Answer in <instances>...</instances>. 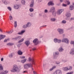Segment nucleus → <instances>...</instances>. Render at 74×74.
Instances as JSON below:
<instances>
[{
  "label": "nucleus",
  "mask_w": 74,
  "mask_h": 74,
  "mask_svg": "<svg viewBox=\"0 0 74 74\" xmlns=\"http://www.w3.org/2000/svg\"><path fill=\"white\" fill-rule=\"evenodd\" d=\"M24 67L25 69H28L29 68H32V70H34L33 68V65L32 63L26 64L24 65Z\"/></svg>",
  "instance_id": "1"
},
{
  "label": "nucleus",
  "mask_w": 74,
  "mask_h": 74,
  "mask_svg": "<svg viewBox=\"0 0 74 74\" xmlns=\"http://www.w3.org/2000/svg\"><path fill=\"white\" fill-rule=\"evenodd\" d=\"M18 70V67L16 65H14L13 68L11 70V72L15 73L16 71H17Z\"/></svg>",
  "instance_id": "2"
},
{
  "label": "nucleus",
  "mask_w": 74,
  "mask_h": 74,
  "mask_svg": "<svg viewBox=\"0 0 74 74\" xmlns=\"http://www.w3.org/2000/svg\"><path fill=\"white\" fill-rule=\"evenodd\" d=\"M62 42H65L66 44H68L69 43V40L67 38H64L62 39Z\"/></svg>",
  "instance_id": "3"
},
{
  "label": "nucleus",
  "mask_w": 74,
  "mask_h": 74,
  "mask_svg": "<svg viewBox=\"0 0 74 74\" xmlns=\"http://www.w3.org/2000/svg\"><path fill=\"white\" fill-rule=\"evenodd\" d=\"M57 31L60 34H63V33H64L63 29L58 28L57 29Z\"/></svg>",
  "instance_id": "4"
},
{
  "label": "nucleus",
  "mask_w": 74,
  "mask_h": 74,
  "mask_svg": "<svg viewBox=\"0 0 74 74\" xmlns=\"http://www.w3.org/2000/svg\"><path fill=\"white\" fill-rule=\"evenodd\" d=\"M66 16L67 17L66 18V20H69V19H70V16H71V14L69 13H66Z\"/></svg>",
  "instance_id": "5"
},
{
  "label": "nucleus",
  "mask_w": 74,
  "mask_h": 74,
  "mask_svg": "<svg viewBox=\"0 0 74 74\" xmlns=\"http://www.w3.org/2000/svg\"><path fill=\"white\" fill-rule=\"evenodd\" d=\"M39 42L38 39L37 38H35L33 41V42L34 43L35 45H37V44H38Z\"/></svg>",
  "instance_id": "6"
},
{
  "label": "nucleus",
  "mask_w": 74,
  "mask_h": 74,
  "mask_svg": "<svg viewBox=\"0 0 74 74\" xmlns=\"http://www.w3.org/2000/svg\"><path fill=\"white\" fill-rule=\"evenodd\" d=\"M22 38V37L21 36H18L15 38H13V39H14L15 40H21Z\"/></svg>",
  "instance_id": "7"
},
{
  "label": "nucleus",
  "mask_w": 74,
  "mask_h": 74,
  "mask_svg": "<svg viewBox=\"0 0 74 74\" xmlns=\"http://www.w3.org/2000/svg\"><path fill=\"white\" fill-rule=\"evenodd\" d=\"M54 74H62V71L61 70H57Z\"/></svg>",
  "instance_id": "8"
},
{
  "label": "nucleus",
  "mask_w": 74,
  "mask_h": 74,
  "mask_svg": "<svg viewBox=\"0 0 74 74\" xmlns=\"http://www.w3.org/2000/svg\"><path fill=\"white\" fill-rule=\"evenodd\" d=\"M63 11H64V10L63 9H61L58 10L57 12V14L60 15V14H61L62 12Z\"/></svg>",
  "instance_id": "9"
},
{
  "label": "nucleus",
  "mask_w": 74,
  "mask_h": 74,
  "mask_svg": "<svg viewBox=\"0 0 74 74\" xmlns=\"http://www.w3.org/2000/svg\"><path fill=\"white\" fill-rule=\"evenodd\" d=\"M29 62H32V64H34V59L33 58L31 59V58L29 57L28 59Z\"/></svg>",
  "instance_id": "10"
},
{
  "label": "nucleus",
  "mask_w": 74,
  "mask_h": 74,
  "mask_svg": "<svg viewBox=\"0 0 74 74\" xmlns=\"http://www.w3.org/2000/svg\"><path fill=\"white\" fill-rule=\"evenodd\" d=\"M47 5H49V6H50V5H53L54 3H53V2L50 1L48 3Z\"/></svg>",
  "instance_id": "11"
},
{
  "label": "nucleus",
  "mask_w": 74,
  "mask_h": 74,
  "mask_svg": "<svg viewBox=\"0 0 74 74\" xmlns=\"http://www.w3.org/2000/svg\"><path fill=\"white\" fill-rule=\"evenodd\" d=\"M59 52L57 51L55 52V55L54 56V59H56L57 58V56H56L57 55H59Z\"/></svg>",
  "instance_id": "12"
},
{
  "label": "nucleus",
  "mask_w": 74,
  "mask_h": 74,
  "mask_svg": "<svg viewBox=\"0 0 74 74\" xmlns=\"http://www.w3.org/2000/svg\"><path fill=\"white\" fill-rule=\"evenodd\" d=\"M20 7V5H18L16 4L14 6V8H15V9H16L18 10L19 8Z\"/></svg>",
  "instance_id": "13"
},
{
  "label": "nucleus",
  "mask_w": 74,
  "mask_h": 74,
  "mask_svg": "<svg viewBox=\"0 0 74 74\" xmlns=\"http://www.w3.org/2000/svg\"><path fill=\"white\" fill-rule=\"evenodd\" d=\"M25 32V30H22L21 32L18 33L17 34L20 35H22V34H23Z\"/></svg>",
  "instance_id": "14"
},
{
  "label": "nucleus",
  "mask_w": 74,
  "mask_h": 74,
  "mask_svg": "<svg viewBox=\"0 0 74 74\" xmlns=\"http://www.w3.org/2000/svg\"><path fill=\"white\" fill-rule=\"evenodd\" d=\"M5 37V36L0 35V40H1L2 39H3Z\"/></svg>",
  "instance_id": "15"
},
{
  "label": "nucleus",
  "mask_w": 74,
  "mask_h": 74,
  "mask_svg": "<svg viewBox=\"0 0 74 74\" xmlns=\"http://www.w3.org/2000/svg\"><path fill=\"white\" fill-rule=\"evenodd\" d=\"M55 8L53 7H52L50 10V12H53L55 11Z\"/></svg>",
  "instance_id": "16"
},
{
  "label": "nucleus",
  "mask_w": 74,
  "mask_h": 74,
  "mask_svg": "<svg viewBox=\"0 0 74 74\" xmlns=\"http://www.w3.org/2000/svg\"><path fill=\"white\" fill-rule=\"evenodd\" d=\"M30 6L31 8L33 7V6H34V0L32 1L31 3L30 4Z\"/></svg>",
  "instance_id": "17"
},
{
  "label": "nucleus",
  "mask_w": 74,
  "mask_h": 74,
  "mask_svg": "<svg viewBox=\"0 0 74 74\" xmlns=\"http://www.w3.org/2000/svg\"><path fill=\"white\" fill-rule=\"evenodd\" d=\"M25 44L27 45V46H29V40H27L25 41Z\"/></svg>",
  "instance_id": "18"
},
{
  "label": "nucleus",
  "mask_w": 74,
  "mask_h": 74,
  "mask_svg": "<svg viewBox=\"0 0 74 74\" xmlns=\"http://www.w3.org/2000/svg\"><path fill=\"white\" fill-rule=\"evenodd\" d=\"M26 25L27 27H30L32 25V23L30 22H28L27 23Z\"/></svg>",
  "instance_id": "19"
},
{
  "label": "nucleus",
  "mask_w": 74,
  "mask_h": 74,
  "mask_svg": "<svg viewBox=\"0 0 74 74\" xmlns=\"http://www.w3.org/2000/svg\"><path fill=\"white\" fill-rule=\"evenodd\" d=\"M62 70L65 71H68V67H64L63 68Z\"/></svg>",
  "instance_id": "20"
},
{
  "label": "nucleus",
  "mask_w": 74,
  "mask_h": 74,
  "mask_svg": "<svg viewBox=\"0 0 74 74\" xmlns=\"http://www.w3.org/2000/svg\"><path fill=\"white\" fill-rule=\"evenodd\" d=\"M18 55H21L23 53H22V52L21 51V50H19L18 51Z\"/></svg>",
  "instance_id": "21"
},
{
  "label": "nucleus",
  "mask_w": 74,
  "mask_h": 74,
  "mask_svg": "<svg viewBox=\"0 0 74 74\" xmlns=\"http://www.w3.org/2000/svg\"><path fill=\"white\" fill-rule=\"evenodd\" d=\"M69 9L71 11L74 9V6L73 5H70L69 8Z\"/></svg>",
  "instance_id": "22"
},
{
  "label": "nucleus",
  "mask_w": 74,
  "mask_h": 74,
  "mask_svg": "<svg viewBox=\"0 0 74 74\" xmlns=\"http://www.w3.org/2000/svg\"><path fill=\"white\" fill-rule=\"evenodd\" d=\"M23 41H24V39L22 38V39L18 41V43H21V42H23Z\"/></svg>",
  "instance_id": "23"
},
{
  "label": "nucleus",
  "mask_w": 74,
  "mask_h": 74,
  "mask_svg": "<svg viewBox=\"0 0 74 74\" xmlns=\"http://www.w3.org/2000/svg\"><path fill=\"white\" fill-rule=\"evenodd\" d=\"M26 59H25L23 60H21V62L23 63H24L25 62H26Z\"/></svg>",
  "instance_id": "24"
},
{
  "label": "nucleus",
  "mask_w": 74,
  "mask_h": 74,
  "mask_svg": "<svg viewBox=\"0 0 74 74\" xmlns=\"http://www.w3.org/2000/svg\"><path fill=\"white\" fill-rule=\"evenodd\" d=\"M67 60L66 59L64 58L63 60H62V62H64V63H66V62H67Z\"/></svg>",
  "instance_id": "25"
},
{
  "label": "nucleus",
  "mask_w": 74,
  "mask_h": 74,
  "mask_svg": "<svg viewBox=\"0 0 74 74\" xmlns=\"http://www.w3.org/2000/svg\"><path fill=\"white\" fill-rule=\"evenodd\" d=\"M55 68H56V66H53L50 69H49V71H52V70H53Z\"/></svg>",
  "instance_id": "26"
},
{
  "label": "nucleus",
  "mask_w": 74,
  "mask_h": 74,
  "mask_svg": "<svg viewBox=\"0 0 74 74\" xmlns=\"http://www.w3.org/2000/svg\"><path fill=\"white\" fill-rule=\"evenodd\" d=\"M14 27H17V22L16 21L14 22Z\"/></svg>",
  "instance_id": "27"
},
{
  "label": "nucleus",
  "mask_w": 74,
  "mask_h": 74,
  "mask_svg": "<svg viewBox=\"0 0 74 74\" xmlns=\"http://www.w3.org/2000/svg\"><path fill=\"white\" fill-rule=\"evenodd\" d=\"M59 52H62L63 51V49L62 48V47H60V48L59 49Z\"/></svg>",
  "instance_id": "28"
},
{
  "label": "nucleus",
  "mask_w": 74,
  "mask_h": 74,
  "mask_svg": "<svg viewBox=\"0 0 74 74\" xmlns=\"http://www.w3.org/2000/svg\"><path fill=\"white\" fill-rule=\"evenodd\" d=\"M14 44L12 43H7V45H9L10 46H11L12 45Z\"/></svg>",
  "instance_id": "29"
},
{
  "label": "nucleus",
  "mask_w": 74,
  "mask_h": 74,
  "mask_svg": "<svg viewBox=\"0 0 74 74\" xmlns=\"http://www.w3.org/2000/svg\"><path fill=\"white\" fill-rule=\"evenodd\" d=\"M9 57L10 58H12V57H13V54L12 53H11L10 54H9Z\"/></svg>",
  "instance_id": "30"
},
{
  "label": "nucleus",
  "mask_w": 74,
  "mask_h": 74,
  "mask_svg": "<svg viewBox=\"0 0 74 74\" xmlns=\"http://www.w3.org/2000/svg\"><path fill=\"white\" fill-rule=\"evenodd\" d=\"M25 0H22L21 1V3L22 4H23V5L25 4Z\"/></svg>",
  "instance_id": "31"
},
{
  "label": "nucleus",
  "mask_w": 74,
  "mask_h": 74,
  "mask_svg": "<svg viewBox=\"0 0 74 74\" xmlns=\"http://www.w3.org/2000/svg\"><path fill=\"white\" fill-rule=\"evenodd\" d=\"M50 20L52 22H54V21H56V19L55 18H51Z\"/></svg>",
  "instance_id": "32"
},
{
  "label": "nucleus",
  "mask_w": 74,
  "mask_h": 74,
  "mask_svg": "<svg viewBox=\"0 0 74 74\" xmlns=\"http://www.w3.org/2000/svg\"><path fill=\"white\" fill-rule=\"evenodd\" d=\"M23 28H24V29H26V28H27V25H23Z\"/></svg>",
  "instance_id": "33"
},
{
  "label": "nucleus",
  "mask_w": 74,
  "mask_h": 74,
  "mask_svg": "<svg viewBox=\"0 0 74 74\" xmlns=\"http://www.w3.org/2000/svg\"><path fill=\"white\" fill-rule=\"evenodd\" d=\"M56 12H55V11L52 12V15H54V16H56Z\"/></svg>",
  "instance_id": "34"
},
{
  "label": "nucleus",
  "mask_w": 74,
  "mask_h": 74,
  "mask_svg": "<svg viewBox=\"0 0 74 74\" xmlns=\"http://www.w3.org/2000/svg\"><path fill=\"white\" fill-rule=\"evenodd\" d=\"M58 39L57 38H55L54 39V41L56 43V42H58Z\"/></svg>",
  "instance_id": "35"
},
{
  "label": "nucleus",
  "mask_w": 74,
  "mask_h": 74,
  "mask_svg": "<svg viewBox=\"0 0 74 74\" xmlns=\"http://www.w3.org/2000/svg\"><path fill=\"white\" fill-rule=\"evenodd\" d=\"M29 10L30 12H33L34 11V9L32 8H30L29 9Z\"/></svg>",
  "instance_id": "36"
},
{
  "label": "nucleus",
  "mask_w": 74,
  "mask_h": 74,
  "mask_svg": "<svg viewBox=\"0 0 74 74\" xmlns=\"http://www.w3.org/2000/svg\"><path fill=\"white\" fill-rule=\"evenodd\" d=\"M72 66H70L69 67V68H68V70H71L72 69Z\"/></svg>",
  "instance_id": "37"
},
{
  "label": "nucleus",
  "mask_w": 74,
  "mask_h": 74,
  "mask_svg": "<svg viewBox=\"0 0 74 74\" xmlns=\"http://www.w3.org/2000/svg\"><path fill=\"white\" fill-rule=\"evenodd\" d=\"M3 70V66H1V64L0 65V70Z\"/></svg>",
  "instance_id": "38"
},
{
  "label": "nucleus",
  "mask_w": 74,
  "mask_h": 74,
  "mask_svg": "<svg viewBox=\"0 0 74 74\" xmlns=\"http://www.w3.org/2000/svg\"><path fill=\"white\" fill-rule=\"evenodd\" d=\"M62 42V40L60 39H58L57 41V42L58 43H60Z\"/></svg>",
  "instance_id": "39"
},
{
  "label": "nucleus",
  "mask_w": 74,
  "mask_h": 74,
  "mask_svg": "<svg viewBox=\"0 0 74 74\" xmlns=\"http://www.w3.org/2000/svg\"><path fill=\"white\" fill-rule=\"evenodd\" d=\"M67 3V5H69L70 4V2L69 1H66Z\"/></svg>",
  "instance_id": "40"
},
{
  "label": "nucleus",
  "mask_w": 74,
  "mask_h": 74,
  "mask_svg": "<svg viewBox=\"0 0 74 74\" xmlns=\"http://www.w3.org/2000/svg\"><path fill=\"white\" fill-rule=\"evenodd\" d=\"M70 44H73V45L74 47V41H71Z\"/></svg>",
  "instance_id": "41"
},
{
  "label": "nucleus",
  "mask_w": 74,
  "mask_h": 74,
  "mask_svg": "<svg viewBox=\"0 0 74 74\" xmlns=\"http://www.w3.org/2000/svg\"><path fill=\"white\" fill-rule=\"evenodd\" d=\"M62 23H66V21L65 20H63L62 21Z\"/></svg>",
  "instance_id": "42"
},
{
  "label": "nucleus",
  "mask_w": 74,
  "mask_h": 74,
  "mask_svg": "<svg viewBox=\"0 0 74 74\" xmlns=\"http://www.w3.org/2000/svg\"><path fill=\"white\" fill-rule=\"evenodd\" d=\"M4 4H5V5H7L8 4V3H7V1L6 0L3 3Z\"/></svg>",
  "instance_id": "43"
},
{
  "label": "nucleus",
  "mask_w": 74,
  "mask_h": 74,
  "mask_svg": "<svg viewBox=\"0 0 74 74\" xmlns=\"http://www.w3.org/2000/svg\"><path fill=\"white\" fill-rule=\"evenodd\" d=\"M21 44H18L17 45V47H18V48H19L21 47Z\"/></svg>",
  "instance_id": "44"
},
{
  "label": "nucleus",
  "mask_w": 74,
  "mask_h": 74,
  "mask_svg": "<svg viewBox=\"0 0 74 74\" xmlns=\"http://www.w3.org/2000/svg\"><path fill=\"white\" fill-rule=\"evenodd\" d=\"M56 64H59L60 63V61H57L56 62Z\"/></svg>",
  "instance_id": "45"
},
{
  "label": "nucleus",
  "mask_w": 74,
  "mask_h": 74,
  "mask_svg": "<svg viewBox=\"0 0 74 74\" xmlns=\"http://www.w3.org/2000/svg\"><path fill=\"white\" fill-rule=\"evenodd\" d=\"M12 33V31L11 30L10 32H7L8 34H11Z\"/></svg>",
  "instance_id": "46"
},
{
  "label": "nucleus",
  "mask_w": 74,
  "mask_h": 74,
  "mask_svg": "<svg viewBox=\"0 0 74 74\" xmlns=\"http://www.w3.org/2000/svg\"><path fill=\"white\" fill-rule=\"evenodd\" d=\"M9 18L10 20H12V16H10L9 17Z\"/></svg>",
  "instance_id": "47"
},
{
  "label": "nucleus",
  "mask_w": 74,
  "mask_h": 74,
  "mask_svg": "<svg viewBox=\"0 0 74 74\" xmlns=\"http://www.w3.org/2000/svg\"><path fill=\"white\" fill-rule=\"evenodd\" d=\"M20 58L21 59H25V56H20Z\"/></svg>",
  "instance_id": "48"
},
{
  "label": "nucleus",
  "mask_w": 74,
  "mask_h": 74,
  "mask_svg": "<svg viewBox=\"0 0 74 74\" xmlns=\"http://www.w3.org/2000/svg\"><path fill=\"white\" fill-rule=\"evenodd\" d=\"M8 9L9 11H11L12 10L11 8L10 7H8Z\"/></svg>",
  "instance_id": "49"
},
{
  "label": "nucleus",
  "mask_w": 74,
  "mask_h": 74,
  "mask_svg": "<svg viewBox=\"0 0 74 74\" xmlns=\"http://www.w3.org/2000/svg\"><path fill=\"white\" fill-rule=\"evenodd\" d=\"M8 72V71H5L4 72V73H3V74H6Z\"/></svg>",
  "instance_id": "50"
},
{
  "label": "nucleus",
  "mask_w": 74,
  "mask_h": 74,
  "mask_svg": "<svg viewBox=\"0 0 74 74\" xmlns=\"http://www.w3.org/2000/svg\"><path fill=\"white\" fill-rule=\"evenodd\" d=\"M44 12L45 13H47L48 12V10L47 9L45 10Z\"/></svg>",
  "instance_id": "51"
},
{
  "label": "nucleus",
  "mask_w": 74,
  "mask_h": 74,
  "mask_svg": "<svg viewBox=\"0 0 74 74\" xmlns=\"http://www.w3.org/2000/svg\"><path fill=\"white\" fill-rule=\"evenodd\" d=\"M62 6H63V7H66L67 4H62Z\"/></svg>",
  "instance_id": "52"
},
{
  "label": "nucleus",
  "mask_w": 74,
  "mask_h": 74,
  "mask_svg": "<svg viewBox=\"0 0 74 74\" xmlns=\"http://www.w3.org/2000/svg\"><path fill=\"white\" fill-rule=\"evenodd\" d=\"M30 16H31L32 17H33V16H34L33 14L32 13H31V14H30Z\"/></svg>",
  "instance_id": "53"
},
{
  "label": "nucleus",
  "mask_w": 74,
  "mask_h": 74,
  "mask_svg": "<svg viewBox=\"0 0 74 74\" xmlns=\"http://www.w3.org/2000/svg\"><path fill=\"white\" fill-rule=\"evenodd\" d=\"M8 40V39H5L4 41V42H7V41Z\"/></svg>",
  "instance_id": "54"
},
{
  "label": "nucleus",
  "mask_w": 74,
  "mask_h": 74,
  "mask_svg": "<svg viewBox=\"0 0 74 74\" xmlns=\"http://www.w3.org/2000/svg\"><path fill=\"white\" fill-rule=\"evenodd\" d=\"M72 20H74V17H72L71 18V20L72 21Z\"/></svg>",
  "instance_id": "55"
},
{
  "label": "nucleus",
  "mask_w": 74,
  "mask_h": 74,
  "mask_svg": "<svg viewBox=\"0 0 74 74\" xmlns=\"http://www.w3.org/2000/svg\"><path fill=\"white\" fill-rule=\"evenodd\" d=\"M44 26H45L44 25H43L42 26H41V27H40V29H42V27H44Z\"/></svg>",
  "instance_id": "56"
},
{
  "label": "nucleus",
  "mask_w": 74,
  "mask_h": 74,
  "mask_svg": "<svg viewBox=\"0 0 74 74\" xmlns=\"http://www.w3.org/2000/svg\"><path fill=\"white\" fill-rule=\"evenodd\" d=\"M27 73V70L24 71L23 72V73Z\"/></svg>",
  "instance_id": "57"
},
{
  "label": "nucleus",
  "mask_w": 74,
  "mask_h": 74,
  "mask_svg": "<svg viewBox=\"0 0 74 74\" xmlns=\"http://www.w3.org/2000/svg\"><path fill=\"white\" fill-rule=\"evenodd\" d=\"M6 1V0H2V1L3 3H4Z\"/></svg>",
  "instance_id": "58"
},
{
  "label": "nucleus",
  "mask_w": 74,
  "mask_h": 74,
  "mask_svg": "<svg viewBox=\"0 0 74 74\" xmlns=\"http://www.w3.org/2000/svg\"><path fill=\"white\" fill-rule=\"evenodd\" d=\"M3 60H4V59L3 58H2L1 59V61H3Z\"/></svg>",
  "instance_id": "59"
},
{
  "label": "nucleus",
  "mask_w": 74,
  "mask_h": 74,
  "mask_svg": "<svg viewBox=\"0 0 74 74\" xmlns=\"http://www.w3.org/2000/svg\"><path fill=\"white\" fill-rule=\"evenodd\" d=\"M33 73L34 74H37V73H36V72L34 71H33Z\"/></svg>",
  "instance_id": "60"
},
{
  "label": "nucleus",
  "mask_w": 74,
  "mask_h": 74,
  "mask_svg": "<svg viewBox=\"0 0 74 74\" xmlns=\"http://www.w3.org/2000/svg\"><path fill=\"white\" fill-rule=\"evenodd\" d=\"M63 1V0H60V2L61 3H62Z\"/></svg>",
  "instance_id": "61"
},
{
  "label": "nucleus",
  "mask_w": 74,
  "mask_h": 74,
  "mask_svg": "<svg viewBox=\"0 0 74 74\" xmlns=\"http://www.w3.org/2000/svg\"><path fill=\"white\" fill-rule=\"evenodd\" d=\"M0 32H1L2 33V32H3V31H2V30H1V29H0Z\"/></svg>",
  "instance_id": "62"
},
{
  "label": "nucleus",
  "mask_w": 74,
  "mask_h": 74,
  "mask_svg": "<svg viewBox=\"0 0 74 74\" xmlns=\"http://www.w3.org/2000/svg\"><path fill=\"white\" fill-rule=\"evenodd\" d=\"M36 48H34L33 49V50H35Z\"/></svg>",
  "instance_id": "63"
},
{
  "label": "nucleus",
  "mask_w": 74,
  "mask_h": 74,
  "mask_svg": "<svg viewBox=\"0 0 74 74\" xmlns=\"http://www.w3.org/2000/svg\"><path fill=\"white\" fill-rule=\"evenodd\" d=\"M39 16H41V14H39Z\"/></svg>",
  "instance_id": "64"
}]
</instances>
